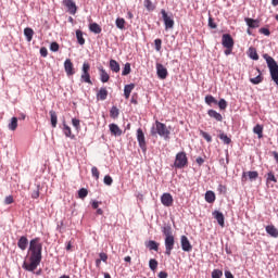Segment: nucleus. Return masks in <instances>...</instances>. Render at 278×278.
I'll list each match as a JSON object with an SVG mask.
<instances>
[{
	"label": "nucleus",
	"instance_id": "1",
	"mask_svg": "<svg viewBox=\"0 0 278 278\" xmlns=\"http://www.w3.org/2000/svg\"><path fill=\"white\" fill-rule=\"evenodd\" d=\"M28 255L29 263L24 262L23 268L29 273H34L42 262V242L40 241V237L30 240Z\"/></svg>",
	"mask_w": 278,
	"mask_h": 278
},
{
	"label": "nucleus",
	"instance_id": "2",
	"mask_svg": "<svg viewBox=\"0 0 278 278\" xmlns=\"http://www.w3.org/2000/svg\"><path fill=\"white\" fill-rule=\"evenodd\" d=\"M162 233L165 237V255L169 257L175 249V235H173V227L165 225L162 227Z\"/></svg>",
	"mask_w": 278,
	"mask_h": 278
},
{
	"label": "nucleus",
	"instance_id": "3",
	"mask_svg": "<svg viewBox=\"0 0 278 278\" xmlns=\"http://www.w3.org/2000/svg\"><path fill=\"white\" fill-rule=\"evenodd\" d=\"M150 134L151 136H161V138L168 140L170 138V128L166 127V124L156 121L151 127Z\"/></svg>",
	"mask_w": 278,
	"mask_h": 278
},
{
	"label": "nucleus",
	"instance_id": "4",
	"mask_svg": "<svg viewBox=\"0 0 278 278\" xmlns=\"http://www.w3.org/2000/svg\"><path fill=\"white\" fill-rule=\"evenodd\" d=\"M264 60L266 61V64L269 68V74L273 79V81L278 86V64L273 56L268 54H263Z\"/></svg>",
	"mask_w": 278,
	"mask_h": 278
},
{
	"label": "nucleus",
	"instance_id": "5",
	"mask_svg": "<svg viewBox=\"0 0 278 278\" xmlns=\"http://www.w3.org/2000/svg\"><path fill=\"white\" fill-rule=\"evenodd\" d=\"M175 168H186L188 166V156L186 152H178L174 162Z\"/></svg>",
	"mask_w": 278,
	"mask_h": 278
},
{
	"label": "nucleus",
	"instance_id": "6",
	"mask_svg": "<svg viewBox=\"0 0 278 278\" xmlns=\"http://www.w3.org/2000/svg\"><path fill=\"white\" fill-rule=\"evenodd\" d=\"M137 141L143 153H147V139L144 138V131H142V128L137 129Z\"/></svg>",
	"mask_w": 278,
	"mask_h": 278
},
{
	"label": "nucleus",
	"instance_id": "7",
	"mask_svg": "<svg viewBox=\"0 0 278 278\" xmlns=\"http://www.w3.org/2000/svg\"><path fill=\"white\" fill-rule=\"evenodd\" d=\"M161 14L164 21L165 29H173L175 27V21L168 16V13H166V10L162 9Z\"/></svg>",
	"mask_w": 278,
	"mask_h": 278
},
{
	"label": "nucleus",
	"instance_id": "8",
	"mask_svg": "<svg viewBox=\"0 0 278 278\" xmlns=\"http://www.w3.org/2000/svg\"><path fill=\"white\" fill-rule=\"evenodd\" d=\"M222 45L225 49H233V37L229 34H224L222 37Z\"/></svg>",
	"mask_w": 278,
	"mask_h": 278
},
{
	"label": "nucleus",
	"instance_id": "9",
	"mask_svg": "<svg viewBox=\"0 0 278 278\" xmlns=\"http://www.w3.org/2000/svg\"><path fill=\"white\" fill-rule=\"evenodd\" d=\"M174 201L175 200L173 199V195L170 193H163L161 197V203L165 207H173Z\"/></svg>",
	"mask_w": 278,
	"mask_h": 278
},
{
	"label": "nucleus",
	"instance_id": "10",
	"mask_svg": "<svg viewBox=\"0 0 278 278\" xmlns=\"http://www.w3.org/2000/svg\"><path fill=\"white\" fill-rule=\"evenodd\" d=\"M257 177H260V173H257V172H243L242 176H241V180L243 184H245V181H248V179L250 181H253V180L257 179Z\"/></svg>",
	"mask_w": 278,
	"mask_h": 278
},
{
	"label": "nucleus",
	"instance_id": "11",
	"mask_svg": "<svg viewBox=\"0 0 278 278\" xmlns=\"http://www.w3.org/2000/svg\"><path fill=\"white\" fill-rule=\"evenodd\" d=\"M156 75L159 79H166L168 77V70L162 65V63L156 64Z\"/></svg>",
	"mask_w": 278,
	"mask_h": 278
},
{
	"label": "nucleus",
	"instance_id": "12",
	"mask_svg": "<svg viewBox=\"0 0 278 278\" xmlns=\"http://www.w3.org/2000/svg\"><path fill=\"white\" fill-rule=\"evenodd\" d=\"M180 244H181L182 251H185L186 253H190V251H192V244L190 243V240H188V237L181 236Z\"/></svg>",
	"mask_w": 278,
	"mask_h": 278
},
{
	"label": "nucleus",
	"instance_id": "13",
	"mask_svg": "<svg viewBox=\"0 0 278 278\" xmlns=\"http://www.w3.org/2000/svg\"><path fill=\"white\" fill-rule=\"evenodd\" d=\"M64 68L67 77H71L75 74V67L73 65V61L71 59H66L64 62Z\"/></svg>",
	"mask_w": 278,
	"mask_h": 278
},
{
	"label": "nucleus",
	"instance_id": "14",
	"mask_svg": "<svg viewBox=\"0 0 278 278\" xmlns=\"http://www.w3.org/2000/svg\"><path fill=\"white\" fill-rule=\"evenodd\" d=\"M213 216L217 220L219 226L225 227V215H223L220 211H214Z\"/></svg>",
	"mask_w": 278,
	"mask_h": 278
},
{
	"label": "nucleus",
	"instance_id": "15",
	"mask_svg": "<svg viewBox=\"0 0 278 278\" xmlns=\"http://www.w3.org/2000/svg\"><path fill=\"white\" fill-rule=\"evenodd\" d=\"M266 233L270 236L271 238H278V229L275 227V225H268L265 227Z\"/></svg>",
	"mask_w": 278,
	"mask_h": 278
},
{
	"label": "nucleus",
	"instance_id": "16",
	"mask_svg": "<svg viewBox=\"0 0 278 278\" xmlns=\"http://www.w3.org/2000/svg\"><path fill=\"white\" fill-rule=\"evenodd\" d=\"M244 21H245L248 27H250L251 29H257V27H260V20L245 17Z\"/></svg>",
	"mask_w": 278,
	"mask_h": 278
},
{
	"label": "nucleus",
	"instance_id": "17",
	"mask_svg": "<svg viewBox=\"0 0 278 278\" xmlns=\"http://www.w3.org/2000/svg\"><path fill=\"white\" fill-rule=\"evenodd\" d=\"M27 244H29V240L25 236H22L17 241V247L21 251H25L27 249Z\"/></svg>",
	"mask_w": 278,
	"mask_h": 278
},
{
	"label": "nucleus",
	"instance_id": "18",
	"mask_svg": "<svg viewBox=\"0 0 278 278\" xmlns=\"http://www.w3.org/2000/svg\"><path fill=\"white\" fill-rule=\"evenodd\" d=\"M207 114L211 118H214L215 121H217V123H223V115L218 112H216L215 110H208Z\"/></svg>",
	"mask_w": 278,
	"mask_h": 278
},
{
	"label": "nucleus",
	"instance_id": "19",
	"mask_svg": "<svg viewBox=\"0 0 278 278\" xmlns=\"http://www.w3.org/2000/svg\"><path fill=\"white\" fill-rule=\"evenodd\" d=\"M65 7L67 8L70 14H77V5L73 2V0H66Z\"/></svg>",
	"mask_w": 278,
	"mask_h": 278
},
{
	"label": "nucleus",
	"instance_id": "20",
	"mask_svg": "<svg viewBox=\"0 0 278 278\" xmlns=\"http://www.w3.org/2000/svg\"><path fill=\"white\" fill-rule=\"evenodd\" d=\"M109 128L113 136H122L123 135V130H121V127H118V125H116V124L109 125Z\"/></svg>",
	"mask_w": 278,
	"mask_h": 278
},
{
	"label": "nucleus",
	"instance_id": "21",
	"mask_svg": "<svg viewBox=\"0 0 278 278\" xmlns=\"http://www.w3.org/2000/svg\"><path fill=\"white\" fill-rule=\"evenodd\" d=\"M98 101H105L108 99V89L105 87L100 88L97 93Z\"/></svg>",
	"mask_w": 278,
	"mask_h": 278
},
{
	"label": "nucleus",
	"instance_id": "22",
	"mask_svg": "<svg viewBox=\"0 0 278 278\" xmlns=\"http://www.w3.org/2000/svg\"><path fill=\"white\" fill-rule=\"evenodd\" d=\"M63 134L66 138H71V140H74L75 135H73V130L70 128L66 123H63Z\"/></svg>",
	"mask_w": 278,
	"mask_h": 278
},
{
	"label": "nucleus",
	"instance_id": "23",
	"mask_svg": "<svg viewBox=\"0 0 278 278\" xmlns=\"http://www.w3.org/2000/svg\"><path fill=\"white\" fill-rule=\"evenodd\" d=\"M134 88H136V85H135V84H129V85H126V86L124 87V97H125V99H129V97L131 96V92H132Z\"/></svg>",
	"mask_w": 278,
	"mask_h": 278
},
{
	"label": "nucleus",
	"instance_id": "24",
	"mask_svg": "<svg viewBox=\"0 0 278 278\" xmlns=\"http://www.w3.org/2000/svg\"><path fill=\"white\" fill-rule=\"evenodd\" d=\"M147 249L150 251H160V243L154 240H150L146 243Z\"/></svg>",
	"mask_w": 278,
	"mask_h": 278
},
{
	"label": "nucleus",
	"instance_id": "25",
	"mask_svg": "<svg viewBox=\"0 0 278 278\" xmlns=\"http://www.w3.org/2000/svg\"><path fill=\"white\" fill-rule=\"evenodd\" d=\"M110 68L113 73H121V64H118L114 59L110 61Z\"/></svg>",
	"mask_w": 278,
	"mask_h": 278
},
{
	"label": "nucleus",
	"instance_id": "26",
	"mask_svg": "<svg viewBox=\"0 0 278 278\" xmlns=\"http://www.w3.org/2000/svg\"><path fill=\"white\" fill-rule=\"evenodd\" d=\"M253 132L257 135V138H260V139L264 138V126L257 124L253 128Z\"/></svg>",
	"mask_w": 278,
	"mask_h": 278
},
{
	"label": "nucleus",
	"instance_id": "27",
	"mask_svg": "<svg viewBox=\"0 0 278 278\" xmlns=\"http://www.w3.org/2000/svg\"><path fill=\"white\" fill-rule=\"evenodd\" d=\"M258 75L254 78H250L251 84H254L255 86H257V84H262V81H264V77H262V72L260 71V68L256 70Z\"/></svg>",
	"mask_w": 278,
	"mask_h": 278
},
{
	"label": "nucleus",
	"instance_id": "28",
	"mask_svg": "<svg viewBox=\"0 0 278 278\" xmlns=\"http://www.w3.org/2000/svg\"><path fill=\"white\" fill-rule=\"evenodd\" d=\"M100 79L102 84H108L110 81V74L103 68H100Z\"/></svg>",
	"mask_w": 278,
	"mask_h": 278
},
{
	"label": "nucleus",
	"instance_id": "29",
	"mask_svg": "<svg viewBox=\"0 0 278 278\" xmlns=\"http://www.w3.org/2000/svg\"><path fill=\"white\" fill-rule=\"evenodd\" d=\"M205 201L206 203H214L216 201V193L214 191H206Z\"/></svg>",
	"mask_w": 278,
	"mask_h": 278
},
{
	"label": "nucleus",
	"instance_id": "30",
	"mask_svg": "<svg viewBox=\"0 0 278 278\" xmlns=\"http://www.w3.org/2000/svg\"><path fill=\"white\" fill-rule=\"evenodd\" d=\"M24 36L26 37L27 42H31L34 39V29L27 27L24 29Z\"/></svg>",
	"mask_w": 278,
	"mask_h": 278
},
{
	"label": "nucleus",
	"instance_id": "31",
	"mask_svg": "<svg viewBox=\"0 0 278 278\" xmlns=\"http://www.w3.org/2000/svg\"><path fill=\"white\" fill-rule=\"evenodd\" d=\"M50 121L53 128L58 127V113L55 111H50Z\"/></svg>",
	"mask_w": 278,
	"mask_h": 278
},
{
	"label": "nucleus",
	"instance_id": "32",
	"mask_svg": "<svg viewBox=\"0 0 278 278\" xmlns=\"http://www.w3.org/2000/svg\"><path fill=\"white\" fill-rule=\"evenodd\" d=\"M17 127H18V118L12 117L11 123H9L10 131H16Z\"/></svg>",
	"mask_w": 278,
	"mask_h": 278
},
{
	"label": "nucleus",
	"instance_id": "33",
	"mask_svg": "<svg viewBox=\"0 0 278 278\" xmlns=\"http://www.w3.org/2000/svg\"><path fill=\"white\" fill-rule=\"evenodd\" d=\"M89 29H90V31H92V34H101V31H102L101 26L97 23H91L89 25Z\"/></svg>",
	"mask_w": 278,
	"mask_h": 278
},
{
	"label": "nucleus",
	"instance_id": "34",
	"mask_svg": "<svg viewBox=\"0 0 278 278\" xmlns=\"http://www.w3.org/2000/svg\"><path fill=\"white\" fill-rule=\"evenodd\" d=\"M249 58H251V60H260V55L257 54V49H255L254 47H250Z\"/></svg>",
	"mask_w": 278,
	"mask_h": 278
},
{
	"label": "nucleus",
	"instance_id": "35",
	"mask_svg": "<svg viewBox=\"0 0 278 278\" xmlns=\"http://www.w3.org/2000/svg\"><path fill=\"white\" fill-rule=\"evenodd\" d=\"M205 103H206L207 105H212V104L218 105V100H216V98H214V96L207 94V96L205 97Z\"/></svg>",
	"mask_w": 278,
	"mask_h": 278
},
{
	"label": "nucleus",
	"instance_id": "36",
	"mask_svg": "<svg viewBox=\"0 0 278 278\" xmlns=\"http://www.w3.org/2000/svg\"><path fill=\"white\" fill-rule=\"evenodd\" d=\"M76 38H77V42L78 45H86V39H84V33L81 30H76Z\"/></svg>",
	"mask_w": 278,
	"mask_h": 278
},
{
	"label": "nucleus",
	"instance_id": "37",
	"mask_svg": "<svg viewBox=\"0 0 278 278\" xmlns=\"http://www.w3.org/2000/svg\"><path fill=\"white\" fill-rule=\"evenodd\" d=\"M31 199H39L40 198V185H37L35 189L30 192Z\"/></svg>",
	"mask_w": 278,
	"mask_h": 278
},
{
	"label": "nucleus",
	"instance_id": "38",
	"mask_svg": "<svg viewBox=\"0 0 278 278\" xmlns=\"http://www.w3.org/2000/svg\"><path fill=\"white\" fill-rule=\"evenodd\" d=\"M125 18L123 17H117L116 21H115V25L117 27V29H125Z\"/></svg>",
	"mask_w": 278,
	"mask_h": 278
},
{
	"label": "nucleus",
	"instance_id": "39",
	"mask_svg": "<svg viewBox=\"0 0 278 278\" xmlns=\"http://www.w3.org/2000/svg\"><path fill=\"white\" fill-rule=\"evenodd\" d=\"M80 79L85 84H90V86H92V80L90 79V73H83L80 76Z\"/></svg>",
	"mask_w": 278,
	"mask_h": 278
},
{
	"label": "nucleus",
	"instance_id": "40",
	"mask_svg": "<svg viewBox=\"0 0 278 278\" xmlns=\"http://www.w3.org/2000/svg\"><path fill=\"white\" fill-rule=\"evenodd\" d=\"M129 73H131V64L130 63H126L124 65L123 71H122V75L125 77V76L129 75Z\"/></svg>",
	"mask_w": 278,
	"mask_h": 278
},
{
	"label": "nucleus",
	"instance_id": "41",
	"mask_svg": "<svg viewBox=\"0 0 278 278\" xmlns=\"http://www.w3.org/2000/svg\"><path fill=\"white\" fill-rule=\"evenodd\" d=\"M144 8L149 12H153V10H155V5H153V2L151 0H144Z\"/></svg>",
	"mask_w": 278,
	"mask_h": 278
},
{
	"label": "nucleus",
	"instance_id": "42",
	"mask_svg": "<svg viewBox=\"0 0 278 278\" xmlns=\"http://www.w3.org/2000/svg\"><path fill=\"white\" fill-rule=\"evenodd\" d=\"M118 114H119L118 108L112 106L110 111L111 118H118Z\"/></svg>",
	"mask_w": 278,
	"mask_h": 278
},
{
	"label": "nucleus",
	"instance_id": "43",
	"mask_svg": "<svg viewBox=\"0 0 278 278\" xmlns=\"http://www.w3.org/2000/svg\"><path fill=\"white\" fill-rule=\"evenodd\" d=\"M220 140H223L224 144H231V138H229L225 132L219 135Z\"/></svg>",
	"mask_w": 278,
	"mask_h": 278
},
{
	"label": "nucleus",
	"instance_id": "44",
	"mask_svg": "<svg viewBox=\"0 0 278 278\" xmlns=\"http://www.w3.org/2000/svg\"><path fill=\"white\" fill-rule=\"evenodd\" d=\"M86 197H88V189L86 188H81L79 191H78V199H86Z\"/></svg>",
	"mask_w": 278,
	"mask_h": 278
},
{
	"label": "nucleus",
	"instance_id": "45",
	"mask_svg": "<svg viewBox=\"0 0 278 278\" xmlns=\"http://www.w3.org/2000/svg\"><path fill=\"white\" fill-rule=\"evenodd\" d=\"M200 136H202V138H204V140H206V142H212V136L210 134H207L204 130H200Z\"/></svg>",
	"mask_w": 278,
	"mask_h": 278
},
{
	"label": "nucleus",
	"instance_id": "46",
	"mask_svg": "<svg viewBox=\"0 0 278 278\" xmlns=\"http://www.w3.org/2000/svg\"><path fill=\"white\" fill-rule=\"evenodd\" d=\"M149 266L152 270H157V261L155 258H151L149 261Z\"/></svg>",
	"mask_w": 278,
	"mask_h": 278
},
{
	"label": "nucleus",
	"instance_id": "47",
	"mask_svg": "<svg viewBox=\"0 0 278 278\" xmlns=\"http://www.w3.org/2000/svg\"><path fill=\"white\" fill-rule=\"evenodd\" d=\"M217 105H218L219 110H227V101L225 99H220L217 102Z\"/></svg>",
	"mask_w": 278,
	"mask_h": 278
},
{
	"label": "nucleus",
	"instance_id": "48",
	"mask_svg": "<svg viewBox=\"0 0 278 278\" xmlns=\"http://www.w3.org/2000/svg\"><path fill=\"white\" fill-rule=\"evenodd\" d=\"M220 277H223V270H220V269H214V270L212 271V278H220Z\"/></svg>",
	"mask_w": 278,
	"mask_h": 278
},
{
	"label": "nucleus",
	"instance_id": "49",
	"mask_svg": "<svg viewBox=\"0 0 278 278\" xmlns=\"http://www.w3.org/2000/svg\"><path fill=\"white\" fill-rule=\"evenodd\" d=\"M104 184L105 186H112V184H114V179H112V176L110 175L104 176Z\"/></svg>",
	"mask_w": 278,
	"mask_h": 278
},
{
	"label": "nucleus",
	"instance_id": "50",
	"mask_svg": "<svg viewBox=\"0 0 278 278\" xmlns=\"http://www.w3.org/2000/svg\"><path fill=\"white\" fill-rule=\"evenodd\" d=\"M154 47L156 51H162V39H155Z\"/></svg>",
	"mask_w": 278,
	"mask_h": 278
},
{
	"label": "nucleus",
	"instance_id": "51",
	"mask_svg": "<svg viewBox=\"0 0 278 278\" xmlns=\"http://www.w3.org/2000/svg\"><path fill=\"white\" fill-rule=\"evenodd\" d=\"M91 175H92V177H94L96 179H99L100 173H99V168H97V166H93V167L91 168Z\"/></svg>",
	"mask_w": 278,
	"mask_h": 278
},
{
	"label": "nucleus",
	"instance_id": "52",
	"mask_svg": "<svg viewBox=\"0 0 278 278\" xmlns=\"http://www.w3.org/2000/svg\"><path fill=\"white\" fill-rule=\"evenodd\" d=\"M267 181H274V184H277V178L275 177V174H273V172H269L267 174Z\"/></svg>",
	"mask_w": 278,
	"mask_h": 278
},
{
	"label": "nucleus",
	"instance_id": "53",
	"mask_svg": "<svg viewBox=\"0 0 278 278\" xmlns=\"http://www.w3.org/2000/svg\"><path fill=\"white\" fill-rule=\"evenodd\" d=\"M50 51H54V52L60 51V45L58 42H52L50 45Z\"/></svg>",
	"mask_w": 278,
	"mask_h": 278
},
{
	"label": "nucleus",
	"instance_id": "54",
	"mask_svg": "<svg viewBox=\"0 0 278 278\" xmlns=\"http://www.w3.org/2000/svg\"><path fill=\"white\" fill-rule=\"evenodd\" d=\"M4 203H5V205H12V203H14V197L8 195V197L4 199Z\"/></svg>",
	"mask_w": 278,
	"mask_h": 278
},
{
	"label": "nucleus",
	"instance_id": "55",
	"mask_svg": "<svg viewBox=\"0 0 278 278\" xmlns=\"http://www.w3.org/2000/svg\"><path fill=\"white\" fill-rule=\"evenodd\" d=\"M72 125H73V127H75V129H79V127H80V122H79V119L73 118V119H72Z\"/></svg>",
	"mask_w": 278,
	"mask_h": 278
},
{
	"label": "nucleus",
	"instance_id": "56",
	"mask_svg": "<svg viewBox=\"0 0 278 278\" xmlns=\"http://www.w3.org/2000/svg\"><path fill=\"white\" fill-rule=\"evenodd\" d=\"M260 34H263L264 36H270V29H268V28H265V27H263V28H260Z\"/></svg>",
	"mask_w": 278,
	"mask_h": 278
},
{
	"label": "nucleus",
	"instance_id": "57",
	"mask_svg": "<svg viewBox=\"0 0 278 278\" xmlns=\"http://www.w3.org/2000/svg\"><path fill=\"white\" fill-rule=\"evenodd\" d=\"M83 73H90V64L85 62L83 64Z\"/></svg>",
	"mask_w": 278,
	"mask_h": 278
},
{
	"label": "nucleus",
	"instance_id": "58",
	"mask_svg": "<svg viewBox=\"0 0 278 278\" xmlns=\"http://www.w3.org/2000/svg\"><path fill=\"white\" fill-rule=\"evenodd\" d=\"M40 55L41 58H47V55H49V51L47 50V48H40Z\"/></svg>",
	"mask_w": 278,
	"mask_h": 278
},
{
	"label": "nucleus",
	"instance_id": "59",
	"mask_svg": "<svg viewBox=\"0 0 278 278\" xmlns=\"http://www.w3.org/2000/svg\"><path fill=\"white\" fill-rule=\"evenodd\" d=\"M208 27H211V29H216L217 27L216 23H214V18L212 17L208 18Z\"/></svg>",
	"mask_w": 278,
	"mask_h": 278
},
{
	"label": "nucleus",
	"instance_id": "60",
	"mask_svg": "<svg viewBox=\"0 0 278 278\" xmlns=\"http://www.w3.org/2000/svg\"><path fill=\"white\" fill-rule=\"evenodd\" d=\"M197 164L199 166H203V164H205V159L199 156L197 160H195Z\"/></svg>",
	"mask_w": 278,
	"mask_h": 278
},
{
	"label": "nucleus",
	"instance_id": "61",
	"mask_svg": "<svg viewBox=\"0 0 278 278\" xmlns=\"http://www.w3.org/2000/svg\"><path fill=\"white\" fill-rule=\"evenodd\" d=\"M100 262H108V254L105 253H100Z\"/></svg>",
	"mask_w": 278,
	"mask_h": 278
},
{
	"label": "nucleus",
	"instance_id": "62",
	"mask_svg": "<svg viewBox=\"0 0 278 278\" xmlns=\"http://www.w3.org/2000/svg\"><path fill=\"white\" fill-rule=\"evenodd\" d=\"M159 278H168V274L166 271H160Z\"/></svg>",
	"mask_w": 278,
	"mask_h": 278
},
{
	"label": "nucleus",
	"instance_id": "63",
	"mask_svg": "<svg viewBox=\"0 0 278 278\" xmlns=\"http://www.w3.org/2000/svg\"><path fill=\"white\" fill-rule=\"evenodd\" d=\"M225 277H226V278H235V277H233V274H231V271H229V270H226V271H225Z\"/></svg>",
	"mask_w": 278,
	"mask_h": 278
},
{
	"label": "nucleus",
	"instance_id": "64",
	"mask_svg": "<svg viewBox=\"0 0 278 278\" xmlns=\"http://www.w3.org/2000/svg\"><path fill=\"white\" fill-rule=\"evenodd\" d=\"M218 190H219V192H227V187L219 185Z\"/></svg>",
	"mask_w": 278,
	"mask_h": 278
}]
</instances>
